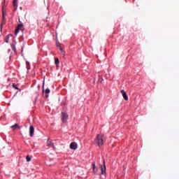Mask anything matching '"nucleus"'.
I'll return each mask as SVG.
<instances>
[{"mask_svg": "<svg viewBox=\"0 0 179 179\" xmlns=\"http://www.w3.org/2000/svg\"><path fill=\"white\" fill-rule=\"evenodd\" d=\"M9 36L12 37V34L8 35L6 38V43H9Z\"/></svg>", "mask_w": 179, "mask_h": 179, "instance_id": "nucleus-15", "label": "nucleus"}, {"mask_svg": "<svg viewBox=\"0 0 179 179\" xmlns=\"http://www.w3.org/2000/svg\"><path fill=\"white\" fill-rule=\"evenodd\" d=\"M101 174H106V171L107 170V168L106 167V161L103 160V166L100 165Z\"/></svg>", "mask_w": 179, "mask_h": 179, "instance_id": "nucleus-2", "label": "nucleus"}, {"mask_svg": "<svg viewBox=\"0 0 179 179\" xmlns=\"http://www.w3.org/2000/svg\"><path fill=\"white\" fill-rule=\"evenodd\" d=\"M96 143H97L98 146H103L104 145L103 140V136L98 134L96 139H95Z\"/></svg>", "mask_w": 179, "mask_h": 179, "instance_id": "nucleus-1", "label": "nucleus"}, {"mask_svg": "<svg viewBox=\"0 0 179 179\" xmlns=\"http://www.w3.org/2000/svg\"><path fill=\"white\" fill-rule=\"evenodd\" d=\"M13 87L14 89H16V90H19V87H17V85H16V84H13Z\"/></svg>", "mask_w": 179, "mask_h": 179, "instance_id": "nucleus-16", "label": "nucleus"}, {"mask_svg": "<svg viewBox=\"0 0 179 179\" xmlns=\"http://www.w3.org/2000/svg\"><path fill=\"white\" fill-rule=\"evenodd\" d=\"M93 171H96V162H92Z\"/></svg>", "mask_w": 179, "mask_h": 179, "instance_id": "nucleus-13", "label": "nucleus"}, {"mask_svg": "<svg viewBox=\"0 0 179 179\" xmlns=\"http://www.w3.org/2000/svg\"><path fill=\"white\" fill-rule=\"evenodd\" d=\"M59 50H60V51H62V47L59 46Z\"/></svg>", "mask_w": 179, "mask_h": 179, "instance_id": "nucleus-19", "label": "nucleus"}, {"mask_svg": "<svg viewBox=\"0 0 179 179\" xmlns=\"http://www.w3.org/2000/svg\"><path fill=\"white\" fill-rule=\"evenodd\" d=\"M57 46L59 45V43H57Z\"/></svg>", "mask_w": 179, "mask_h": 179, "instance_id": "nucleus-21", "label": "nucleus"}, {"mask_svg": "<svg viewBox=\"0 0 179 179\" xmlns=\"http://www.w3.org/2000/svg\"><path fill=\"white\" fill-rule=\"evenodd\" d=\"M47 145L48 146H52V148H55L54 143H52V141L50 138L48 139Z\"/></svg>", "mask_w": 179, "mask_h": 179, "instance_id": "nucleus-10", "label": "nucleus"}, {"mask_svg": "<svg viewBox=\"0 0 179 179\" xmlns=\"http://www.w3.org/2000/svg\"><path fill=\"white\" fill-rule=\"evenodd\" d=\"M11 48H12L13 51H16V46H15V45L12 44Z\"/></svg>", "mask_w": 179, "mask_h": 179, "instance_id": "nucleus-17", "label": "nucleus"}, {"mask_svg": "<svg viewBox=\"0 0 179 179\" xmlns=\"http://www.w3.org/2000/svg\"><path fill=\"white\" fill-rule=\"evenodd\" d=\"M70 149H72L73 150H76L78 149V144L75 142H73L70 144Z\"/></svg>", "mask_w": 179, "mask_h": 179, "instance_id": "nucleus-5", "label": "nucleus"}, {"mask_svg": "<svg viewBox=\"0 0 179 179\" xmlns=\"http://www.w3.org/2000/svg\"><path fill=\"white\" fill-rule=\"evenodd\" d=\"M121 93H122V97L124 98V99L126 101H128V95H127V92H125V91L124 90H122Z\"/></svg>", "mask_w": 179, "mask_h": 179, "instance_id": "nucleus-7", "label": "nucleus"}, {"mask_svg": "<svg viewBox=\"0 0 179 179\" xmlns=\"http://www.w3.org/2000/svg\"><path fill=\"white\" fill-rule=\"evenodd\" d=\"M29 136L31 138H33V136H34V127H33V125H31L29 127Z\"/></svg>", "mask_w": 179, "mask_h": 179, "instance_id": "nucleus-3", "label": "nucleus"}, {"mask_svg": "<svg viewBox=\"0 0 179 179\" xmlns=\"http://www.w3.org/2000/svg\"><path fill=\"white\" fill-rule=\"evenodd\" d=\"M43 92L44 93V85H43Z\"/></svg>", "mask_w": 179, "mask_h": 179, "instance_id": "nucleus-20", "label": "nucleus"}, {"mask_svg": "<svg viewBox=\"0 0 179 179\" xmlns=\"http://www.w3.org/2000/svg\"><path fill=\"white\" fill-rule=\"evenodd\" d=\"M101 82H102V81L101 80L100 83H101Z\"/></svg>", "mask_w": 179, "mask_h": 179, "instance_id": "nucleus-22", "label": "nucleus"}, {"mask_svg": "<svg viewBox=\"0 0 179 179\" xmlns=\"http://www.w3.org/2000/svg\"><path fill=\"white\" fill-rule=\"evenodd\" d=\"M26 159H27V162H31V158L29 155L27 156Z\"/></svg>", "mask_w": 179, "mask_h": 179, "instance_id": "nucleus-18", "label": "nucleus"}, {"mask_svg": "<svg viewBox=\"0 0 179 179\" xmlns=\"http://www.w3.org/2000/svg\"><path fill=\"white\" fill-rule=\"evenodd\" d=\"M11 128L13 129V131H15V129H17V128L18 129H20V127H19V124L16 123L14 125L11 126Z\"/></svg>", "mask_w": 179, "mask_h": 179, "instance_id": "nucleus-9", "label": "nucleus"}, {"mask_svg": "<svg viewBox=\"0 0 179 179\" xmlns=\"http://www.w3.org/2000/svg\"><path fill=\"white\" fill-rule=\"evenodd\" d=\"M13 3L15 8V10H16V9H17V0H13Z\"/></svg>", "mask_w": 179, "mask_h": 179, "instance_id": "nucleus-11", "label": "nucleus"}, {"mask_svg": "<svg viewBox=\"0 0 179 179\" xmlns=\"http://www.w3.org/2000/svg\"><path fill=\"white\" fill-rule=\"evenodd\" d=\"M22 27H23V24H19L17 25V27L15 29V34H17V33H19V30H20V29H22Z\"/></svg>", "mask_w": 179, "mask_h": 179, "instance_id": "nucleus-8", "label": "nucleus"}, {"mask_svg": "<svg viewBox=\"0 0 179 179\" xmlns=\"http://www.w3.org/2000/svg\"><path fill=\"white\" fill-rule=\"evenodd\" d=\"M55 62L56 65L59 64V59L58 58H55Z\"/></svg>", "mask_w": 179, "mask_h": 179, "instance_id": "nucleus-14", "label": "nucleus"}, {"mask_svg": "<svg viewBox=\"0 0 179 179\" xmlns=\"http://www.w3.org/2000/svg\"><path fill=\"white\" fill-rule=\"evenodd\" d=\"M68 120V115L64 112L62 113V121L63 122H66V120Z\"/></svg>", "mask_w": 179, "mask_h": 179, "instance_id": "nucleus-4", "label": "nucleus"}, {"mask_svg": "<svg viewBox=\"0 0 179 179\" xmlns=\"http://www.w3.org/2000/svg\"><path fill=\"white\" fill-rule=\"evenodd\" d=\"M5 15H6V11H5L4 9L3 8L2 10L3 21L1 25V28H2V26H3V24H5Z\"/></svg>", "mask_w": 179, "mask_h": 179, "instance_id": "nucleus-6", "label": "nucleus"}, {"mask_svg": "<svg viewBox=\"0 0 179 179\" xmlns=\"http://www.w3.org/2000/svg\"><path fill=\"white\" fill-rule=\"evenodd\" d=\"M50 92H51V91L50 90V89H46V90H45V93L46 94H45V98H46V99H48V97H49L48 94H50Z\"/></svg>", "mask_w": 179, "mask_h": 179, "instance_id": "nucleus-12", "label": "nucleus"}]
</instances>
